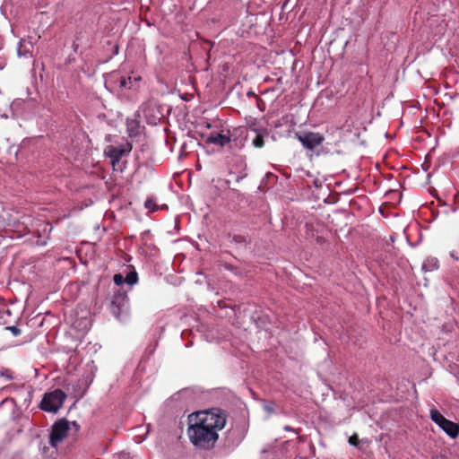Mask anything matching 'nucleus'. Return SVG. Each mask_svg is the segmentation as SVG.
Wrapping results in <instances>:
<instances>
[{
	"label": "nucleus",
	"instance_id": "f257e3e1",
	"mask_svg": "<svg viewBox=\"0 0 459 459\" xmlns=\"http://www.w3.org/2000/svg\"><path fill=\"white\" fill-rule=\"evenodd\" d=\"M227 416V412L220 408L196 412L195 422L187 429L191 443L197 448H212L219 438L218 431L226 425Z\"/></svg>",
	"mask_w": 459,
	"mask_h": 459
},
{
	"label": "nucleus",
	"instance_id": "9d476101",
	"mask_svg": "<svg viewBox=\"0 0 459 459\" xmlns=\"http://www.w3.org/2000/svg\"><path fill=\"white\" fill-rule=\"evenodd\" d=\"M52 230V227L47 222H39L37 231L39 235L37 236V240L34 242L37 246H45L49 239V233Z\"/></svg>",
	"mask_w": 459,
	"mask_h": 459
},
{
	"label": "nucleus",
	"instance_id": "a878e982",
	"mask_svg": "<svg viewBox=\"0 0 459 459\" xmlns=\"http://www.w3.org/2000/svg\"><path fill=\"white\" fill-rule=\"evenodd\" d=\"M450 257L454 259L455 261H459V256L456 251L453 250L449 253Z\"/></svg>",
	"mask_w": 459,
	"mask_h": 459
},
{
	"label": "nucleus",
	"instance_id": "7c9ffc66",
	"mask_svg": "<svg viewBox=\"0 0 459 459\" xmlns=\"http://www.w3.org/2000/svg\"><path fill=\"white\" fill-rule=\"evenodd\" d=\"M73 425L75 426L76 428H79V425L76 423V421H73Z\"/></svg>",
	"mask_w": 459,
	"mask_h": 459
},
{
	"label": "nucleus",
	"instance_id": "39448f33",
	"mask_svg": "<svg viewBox=\"0 0 459 459\" xmlns=\"http://www.w3.org/2000/svg\"><path fill=\"white\" fill-rule=\"evenodd\" d=\"M109 310L117 319H120V316L127 312L128 297L126 291L121 289L114 291L109 304Z\"/></svg>",
	"mask_w": 459,
	"mask_h": 459
},
{
	"label": "nucleus",
	"instance_id": "6e6552de",
	"mask_svg": "<svg viewBox=\"0 0 459 459\" xmlns=\"http://www.w3.org/2000/svg\"><path fill=\"white\" fill-rule=\"evenodd\" d=\"M131 151L132 144L130 143H126L117 146L108 145L104 150V154L110 159L112 165L115 166L119 162L124 155L129 154Z\"/></svg>",
	"mask_w": 459,
	"mask_h": 459
},
{
	"label": "nucleus",
	"instance_id": "5701e85b",
	"mask_svg": "<svg viewBox=\"0 0 459 459\" xmlns=\"http://www.w3.org/2000/svg\"><path fill=\"white\" fill-rule=\"evenodd\" d=\"M132 82H133V89L136 90L139 88L140 86V82H142V77L141 76H132Z\"/></svg>",
	"mask_w": 459,
	"mask_h": 459
},
{
	"label": "nucleus",
	"instance_id": "4468645a",
	"mask_svg": "<svg viewBox=\"0 0 459 459\" xmlns=\"http://www.w3.org/2000/svg\"><path fill=\"white\" fill-rule=\"evenodd\" d=\"M126 283L128 285H134L138 281V274L135 271L129 272L125 277Z\"/></svg>",
	"mask_w": 459,
	"mask_h": 459
},
{
	"label": "nucleus",
	"instance_id": "72a5a7b5",
	"mask_svg": "<svg viewBox=\"0 0 459 459\" xmlns=\"http://www.w3.org/2000/svg\"><path fill=\"white\" fill-rule=\"evenodd\" d=\"M28 299H29V296L25 299V303H27Z\"/></svg>",
	"mask_w": 459,
	"mask_h": 459
},
{
	"label": "nucleus",
	"instance_id": "ddd939ff",
	"mask_svg": "<svg viewBox=\"0 0 459 459\" xmlns=\"http://www.w3.org/2000/svg\"><path fill=\"white\" fill-rule=\"evenodd\" d=\"M268 134L267 129H263L262 133H258L252 141V144L255 148H262L264 145V137Z\"/></svg>",
	"mask_w": 459,
	"mask_h": 459
},
{
	"label": "nucleus",
	"instance_id": "aec40b11",
	"mask_svg": "<svg viewBox=\"0 0 459 459\" xmlns=\"http://www.w3.org/2000/svg\"><path fill=\"white\" fill-rule=\"evenodd\" d=\"M249 128H250V130H252L256 134L258 133H262L263 129H264V127L259 126L255 121L253 122L251 125H249Z\"/></svg>",
	"mask_w": 459,
	"mask_h": 459
},
{
	"label": "nucleus",
	"instance_id": "393cba45",
	"mask_svg": "<svg viewBox=\"0 0 459 459\" xmlns=\"http://www.w3.org/2000/svg\"><path fill=\"white\" fill-rule=\"evenodd\" d=\"M349 443L352 446H357L358 444V437L356 435L352 436L349 439Z\"/></svg>",
	"mask_w": 459,
	"mask_h": 459
},
{
	"label": "nucleus",
	"instance_id": "2eb2a0df",
	"mask_svg": "<svg viewBox=\"0 0 459 459\" xmlns=\"http://www.w3.org/2000/svg\"><path fill=\"white\" fill-rule=\"evenodd\" d=\"M126 124H127V129L130 132V134H138V131H137L138 123L135 120H127Z\"/></svg>",
	"mask_w": 459,
	"mask_h": 459
},
{
	"label": "nucleus",
	"instance_id": "412c9836",
	"mask_svg": "<svg viewBox=\"0 0 459 459\" xmlns=\"http://www.w3.org/2000/svg\"><path fill=\"white\" fill-rule=\"evenodd\" d=\"M39 446V450L41 451L43 456H48L49 447L47 446V444L40 441Z\"/></svg>",
	"mask_w": 459,
	"mask_h": 459
},
{
	"label": "nucleus",
	"instance_id": "423d86ee",
	"mask_svg": "<svg viewBox=\"0 0 459 459\" xmlns=\"http://www.w3.org/2000/svg\"><path fill=\"white\" fill-rule=\"evenodd\" d=\"M430 419L450 437L459 435V425L445 418L437 409L430 410Z\"/></svg>",
	"mask_w": 459,
	"mask_h": 459
},
{
	"label": "nucleus",
	"instance_id": "7ed1b4c3",
	"mask_svg": "<svg viewBox=\"0 0 459 459\" xmlns=\"http://www.w3.org/2000/svg\"><path fill=\"white\" fill-rule=\"evenodd\" d=\"M70 430V422L65 419H58L54 422L51 427V431L48 437V443L52 448L56 449L67 437Z\"/></svg>",
	"mask_w": 459,
	"mask_h": 459
},
{
	"label": "nucleus",
	"instance_id": "20e7f679",
	"mask_svg": "<svg viewBox=\"0 0 459 459\" xmlns=\"http://www.w3.org/2000/svg\"><path fill=\"white\" fill-rule=\"evenodd\" d=\"M66 398V394L61 389H56L44 395L40 408L48 412H56Z\"/></svg>",
	"mask_w": 459,
	"mask_h": 459
},
{
	"label": "nucleus",
	"instance_id": "2f4dec72",
	"mask_svg": "<svg viewBox=\"0 0 459 459\" xmlns=\"http://www.w3.org/2000/svg\"><path fill=\"white\" fill-rule=\"evenodd\" d=\"M281 80H282L281 78H279V79L277 80V82H281Z\"/></svg>",
	"mask_w": 459,
	"mask_h": 459
},
{
	"label": "nucleus",
	"instance_id": "f03ea898",
	"mask_svg": "<svg viewBox=\"0 0 459 459\" xmlns=\"http://www.w3.org/2000/svg\"><path fill=\"white\" fill-rule=\"evenodd\" d=\"M244 134L242 127H234L232 130L222 128L220 132H212L205 139L207 144H214L219 147L235 143L237 144L238 136Z\"/></svg>",
	"mask_w": 459,
	"mask_h": 459
},
{
	"label": "nucleus",
	"instance_id": "f8f14e48",
	"mask_svg": "<svg viewBox=\"0 0 459 459\" xmlns=\"http://www.w3.org/2000/svg\"><path fill=\"white\" fill-rule=\"evenodd\" d=\"M439 266L438 260L435 257L426 259L422 264V269L426 272L437 270Z\"/></svg>",
	"mask_w": 459,
	"mask_h": 459
},
{
	"label": "nucleus",
	"instance_id": "6ab92c4d",
	"mask_svg": "<svg viewBox=\"0 0 459 459\" xmlns=\"http://www.w3.org/2000/svg\"><path fill=\"white\" fill-rule=\"evenodd\" d=\"M231 238V241L238 243V244H243L246 243V238L243 236L240 235H232L230 236Z\"/></svg>",
	"mask_w": 459,
	"mask_h": 459
},
{
	"label": "nucleus",
	"instance_id": "b1692460",
	"mask_svg": "<svg viewBox=\"0 0 459 459\" xmlns=\"http://www.w3.org/2000/svg\"><path fill=\"white\" fill-rule=\"evenodd\" d=\"M117 459H131V455L129 453L126 452H121L117 455Z\"/></svg>",
	"mask_w": 459,
	"mask_h": 459
},
{
	"label": "nucleus",
	"instance_id": "c756f323",
	"mask_svg": "<svg viewBox=\"0 0 459 459\" xmlns=\"http://www.w3.org/2000/svg\"><path fill=\"white\" fill-rule=\"evenodd\" d=\"M233 434H234V432H233V431H231V430H230V431H229V432H228V437H230L231 435H233Z\"/></svg>",
	"mask_w": 459,
	"mask_h": 459
},
{
	"label": "nucleus",
	"instance_id": "9b49d317",
	"mask_svg": "<svg viewBox=\"0 0 459 459\" xmlns=\"http://www.w3.org/2000/svg\"><path fill=\"white\" fill-rule=\"evenodd\" d=\"M306 234L308 239L316 240V244L322 245L325 242V238L323 235H319L317 230H314L312 224L306 223Z\"/></svg>",
	"mask_w": 459,
	"mask_h": 459
},
{
	"label": "nucleus",
	"instance_id": "f3484780",
	"mask_svg": "<svg viewBox=\"0 0 459 459\" xmlns=\"http://www.w3.org/2000/svg\"><path fill=\"white\" fill-rule=\"evenodd\" d=\"M113 281L117 286H120L126 282L125 277L121 273H116L113 276Z\"/></svg>",
	"mask_w": 459,
	"mask_h": 459
},
{
	"label": "nucleus",
	"instance_id": "1a4fd4ad",
	"mask_svg": "<svg viewBox=\"0 0 459 459\" xmlns=\"http://www.w3.org/2000/svg\"><path fill=\"white\" fill-rule=\"evenodd\" d=\"M110 80L112 83L119 89H133L132 76L121 75L118 72H112L110 74Z\"/></svg>",
	"mask_w": 459,
	"mask_h": 459
},
{
	"label": "nucleus",
	"instance_id": "cd10ccee",
	"mask_svg": "<svg viewBox=\"0 0 459 459\" xmlns=\"http://www.w3.org/2000/svg\"><path fill=\"white\" fill-rule=\"evenodd\" d=\"M434 459H448L446 455H437Z\"/></svg>",
	"mask_w": 459,
	"mask_h": 459
},
{
	"label": "nucleus",
	"instance_id": "a211bd4d",
	"mask_svg": "<svg viewBox=\"0 0 459 459\" xmlns=\"http://www.w3.org/2000/svg\"><path fill=\"white\" fill-rule=\"evenodd\" d=\"M17 52L20 56H24L26 55L27 49L24 45V40L20 41Z\"/></svg>",
	"mask_w": 459,
	"mask_h": 459
},
{
	"label": "nucleus",
	"instance_id": "0eeeda50",
	"mask_svg": "<svg viewBox=\"0 0 459 459\" xmlns=\"http://www.w3.org/2000/svg\"><path fill=\"white\" fill-rule=\"evenodd\" d=\"M296 138L301 143L305 149L309 151L315 150L316 147L321 145L325 141V137L317 132L297 133Z\"/></svg>",
	"mask_w": 459,
	"mask_h": 459
},
{
	"label": "nucleus",
	"instance_id": "dca6fc26",
	"mask_svg": "<svg viewBox=\"0 0 459 459\" xmlns=\"http://www.w3.org/2000/svg\"><path fill=\"white\" fill-rule=\"evenodd\" d=\"M144 207L148 209L150 212H155L157 210V204L153 198H148L144 202Z\"/></svg>",
	"mask_w": 459,
	"mask_h": 459
},
{
	"label": "nucleus",
	"instance_id": "4be33fe9",
	"mask_svg": "<svg viewBox=\"0 0 459 459\" xmlns=\"http://www.w3.org/2000/svg\"><path fill=\"white\" fill-rule=\"evenodd\" d=\"M264 409L268 413H273L274 411V403L269 402L264 405Z\"/></svg>",
	"mask_w": 459,
	"mask_h": 459
},
{
	"label": "nucleus",
	"instance_id": "bb28decb",
	"mask_svg": "<svg viewBox=\"0 0 459 459\" xmlns=\"http://www.w3.org/2000/svg\"><path fill=\"white\" fill-rule=\"evenodd\" d=\"M9 329L14 335H18L20 333V330L16 326H11Z\"/></svg>",
	"mask_w": 459,
	"mask_h": 459
},
{
	"label": "nucleus",
	"instance_id": "c85d7f7f",
	"mask_svg": "<svg viewBox=\"0 0 459 459\" xmlns=\"http://www.w3.org/2000/svg\"><path fill=\"white\" fill-rule=\"evenodd\" d=\"M283 429L285 430H287V431H292L293 430V429L291 427H290V426H285Z\"/></svg>",
	"mask_w": 459,
	"mask_h": 459
},
{
	"label": "nucleus",
	"instance_id": "473e14b6",
	"mask_svg": "<svg viewBox=\"0 0 459 459\" xmlns=\"http://www.w3.org/2000/svg\"><path fill=\"white\" fill-rule=\"evenodd\" d=\"M244 133L246 132L244 131ZM242 136H244V138H247V135H245V134H243ZM239 137H241V135Z\"/></svg>",
	"mask_w": 459,
	"mask_h": 459
}]
</instances>
